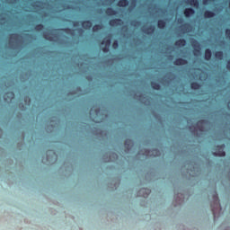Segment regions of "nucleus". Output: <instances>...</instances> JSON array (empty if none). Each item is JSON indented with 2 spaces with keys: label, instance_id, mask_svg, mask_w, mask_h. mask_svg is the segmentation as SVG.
Here are the masks:
<instances>
[{
  "label": "nucleus",
  "instance_id": "26",
  "mask_svg": "<svg viewBox=\"0 0 230 230\" xmlns=\"http://www.w3.org/2000/svg\"><path fill=\"white\" fill-rule=\"evenodd\" d=\"M19 38V34H11L10 35V39H13V40H17V39Z\"/></svg>",
  "mask_w": 230,
  "mask_h": 230
},
{
  "label": "nucleus",
  "instance_id": "14",
  "mask_svg": "<svg viewBox=\"0 0 230 230\" xmlns=\"http://www.w3.org/2000/svg\"><path fill=\"white\" fill-rule=\"evenodd\" d=\"M193 47L198 48L194 49V55H199V53H200V45L197 40H194Z\"/></svg>",
  "mask_w": 230,
  "mask_h": 230
},
{
  "label": "nucleus",
  "instance_id": "16",
  "mask_svg": "<svg viewBox=\"0 0 230 230\" xmlns=\"http://www.w3.org/2000/svg\"><path fill=\"white\" fill-rule=\"evenodd\" d=\"M215 57L217 60H224V52L221 50L216 51Z\"/></svg>",
  "mask_w": 230,
  "mask_h": 230
},
{
  "label": "nucleus",
  "instance_id": "21",
  "mask_svg": "<svg viewBox=\"0 0 230 230\" xmlns=\"http://www.w3.org/2000/svg\"><path fill=\"white\" fill-rule=\"evenodd\" d=\"M102 28H103V26L102 24H95L93 27V32L100 31V30H102Z\"/></svg>",
  "mask_w": 230,
  "mask_h": 230
},
{
  "label": "nucleus",
  "instance_id": "19",
  "mask_svg": "<svg viewBox=\"0 0 230 230\" xmlns=\"http://www.w3.org/2000/svg\"><path fill=\"white\" fill-rule=\"evenodd\" d=\"M155 27L150 25L149 27H147L144 31L145 33H146L147 35H150V33H153V31H155Z\"/></svg>",
  "mask_w": 230,
  "mask_h": 230
},
{
  "label": "nucleus",
  "instance_id": "11",
  "mask_svg": "<svg viewBox=\"0 0 230 230\" xmlns=\"http://www.w3.org/2000/svg\"><path fill=\"white\" fill-rule=\"evenodd\" d=\"M175 46H178L179 48H184V46H186V40L180 39V40H176Z\"/></svg>",
  "mask_w": 230,
  "mask_h": 230
},
{
  "label": "nucleus",
  "instance_id": "12",
  "mask_svg": "<svg viewBox=\"0 0 230 230\" xmlns=\"http://www.w3.org/2000/svg\"><path fill=\"white\" fill-rule=\"evenodd\" d=\"M118 6H119V8H126V6H128V0H119Z\"/></svg>",
  "mask_w": 230,
  "mask_h": 230
},
{
  "label": "nucleus",
  "instance_id": "35",
  "mask_svg": "<svg viewBox=\"0 0 230 230\" xmlns=\"http://www.w3.org/2000/svg\"><path fill=\"white\" fill-rule=\"evenodd\" d=\"M26 102H29V99H26V101H25Z\"/></svg>",
  "mask_w": 230,
  "mask_h": 230
},
{
  "label": "nucleus",
  "instance_id": "6",
  "mask_svg": "<svg viewBox=\"0 0 230 230\" xmlns=\"http://www.w3.org/2000/svg\"><path fill=\"white\" fill-rule=\"evenodd\" d=\"M174 66H186L188 65V60L182 58H178L173 61Z\"/></svg>",
  "mask_w": 230,
  "mask_h": 230
},
{
  "label": "nucleus",
  "instance_id": "4",
  "mask_svg": "<svg viewBox=\"0 0 230 230\" xmlns=\"http://www.w3.org/2000/svg\"><path fill=\"white\" fill-rule=\"evenodd\" d=\"M3 100H4L5 102H13V92H5V93H3Z\"/></svg>",
  "mask_w": 230,
  "mask_h": 230
},
{
  "label": "nucleus",
  "instance_id": "13",
  "mask_svg": "<svg viewBox=\"0 0 230 230\" xmlns=\"http://www.w3.org/2000/svg\"><path fill=\"white\" fill-rule=\"evenodd\" d=\"M157 27L160 30H164L166 28V22L164 20H158L157 22Z\"/></svg>",
  "mask_w": 230,
  "mask_h": 230
},
{
  "label": "nucleus",
  "instance_id": "8",
  "mask_svg": "<svg viewBox=\"0 0 230 230\" xmlns=\"http://www.w3.org/2000/svg\"><path fill=\"white\" fill-rule=\"evenodd\" d=\"M82 27L84 28V30H91V28H93V22L91 21H84L82 22Z\"/></svg>",
  "mask_w": 230,
  "mask_h": 230
},
{
  "label": "nucleus",
  "instance_id": "27",
  "mask_svg": "<svg viewBox=\"0 0 230 230\" xmlns=\"http://www.w3.org/2000/svg\"><path fill=\"white\" fill-rule=\"evenodd\" d=\"M72 24H73L74 28H76V27L80 26V22L75 21V22H72Z\"/></svg>",
  "mask_w": 230,
  "mask_h": 230
},
{
  "label": "nucleus",
  "instance_id": "15",
  "mask_svg": "<svg viewBox=\"0 0 230 230\" xmlns=\"http://www.w3.org/2000/svg\"><path fill=\"white\" fill-rule=\"evenodd\" d=\"M211 57H212L211 49H205V60H207V61L211 60Z\"/></svg>",
  "mask_w": 230,
  "mask_h": 230
},
{
  "label": "nucleus",
  "instance_id": "38",
  "mask_svg": "<svg viewBox=\"0 0 230 230\" xmlns=\"http://www.w3.org/2000/svg\"><path fill=\"white\" fill-rule=\"evenodd\" d=\"M79 31H82V29H79Z\"/></svg>",
  "mask_w": 230,
  "mask_h": 230
},
{
  "label": "nucleus",
  "instance_id": "30",
  "mask_svg": "<svg viewBox=\"0 0 230 230\" xmlns=\"http://www.w3.org/2000/svg\"><path fill=\"white\" fill-rule=\"evenodd\" d=\"M102 51L103 53H109V47L105 46L104 48H102Z\"/></svg>",
  "mask_w": 230,
  "mask_h": 230
},
{
  "label": "nucleus",
  "instance_id": "32",
  "mask_svg": "<svg viewBox=\"0 0 230 230\" xmlns=\"http://www.w3.org/2000/svg\"><path fill=\"white\" fill-rule=\"evenodd\" d=\"M202 3H203V4H208L209 0H203Z\"/></svg>",
  "mask_w": 230,
  "mask_h": 230
},
{
  "label": "nucleus",
  "instance_id": "20",
  "mask_svg": "<svg viewBox=\"0 0 230 230\" xmlns=\"http://www.w3.org/2000/svg\"><path fill=\"white\" fill-rule=\"evenodd\" d=\"M205 120L201 119L199 122H196V127H199V132L204 131V128L200 127V125H204Z\"/></svg>",
  "mask_w": 230,
  "mask_h": 230
},
{
  "label": "nucleus",
  "instance_id": "36",
  "mask_svg": "<svg viewBox=\"0 0 230 230\" xmlns=\"http://www.w3.org/2000/svg\"><path fill=\"white\" fill-rule=\"evenodd\" d=\"M27 37H30V34H26Z\"/></svg>",
  "mask_w": 230,
  "mask_h": 230
},
{
  "label": "nucleus",
  "instance_id": "31",
  "mask_svg": "<svg viewBox=\"0 0 230 230\" xmlns=\"http://www.w3.org/2000/svg\"><path fill=\"white\" fill-rule=\"evenodd\" d=\"M190 87H202V85L199 84H195V85L192 84L190 85Z\"/></svg>",
  "mask_w": 230,
  "mask_h": 230
},
{
  "label": "nucleus",
  "instance_id": "3",
  "mask_svg": "<svg viewBox=\"0 0 230 230\" xmlns=\"http://www.w3.org/2000/svg\"><path fill=\"white\" fill-rule=\"evenodd\" d=\"M216 210H220V206H218V195L213 193V213H215Z\"/></svg>",
  "mask_w": 230,
  "mask_h": 230
},
{
  "label": "nucleus",
  "instance_id": "10",
  "mask_svg": "<svg viewBox=\"0 0 230 230\" xmlns=\"http://www.w3.org/2000/svg\"><path fill=\"white\" fill-rule=\"evenodd\" d=\"M151 193V190L146 188L140 189V197L147 198L148 194Z\"/></svg>",
  "mask_w": 230,
  "mask_h": 230
},
{
  "label": "nucleus",
  "instance_id": "41",
  "mask_svg": "<svg viewBox=\"0 0 230 230\" xmlns=\"http://www.w3.org/2000/svg\"><path fill=\"white\" fill-rule=\"evenodd\" d=\"M111 155H115V154H111ZM115 156V155H114Z\"/></svg>",
  "mask_w": 230,
  "mask_h": 230
},
{
  "label": "nucleus",
  "instance_id": "18",
  "mask_svg": "<svg viewBox=\"0 0 230 230\" xmlns=\"http://www.w3.org/2000/svg\"><path fill=\"white\" fill-rule=\"evenodd\" d=\"M188 4H190V6H195V8H199V0H188Z\"/></svg>",
  "mask_w": 230,
  "mask_h": 230
},
{
  "label": "nucleus",
  "instance_id": "25",
  "mask_svg": "<svg viewBox=\"0 0 230 230\" xmlns=\"http://www.w3.org/2000/svg\"><path fill=\"white\" fill-rule=\"evenodd\" d=\"M112 48L113 49H118V48H119V43L118 42L117 40H115L112 43Z\"/></svg>",
  "mask_w": 230,
  "mask_h": 230
},
{
  "label": "nucleus",
  "instance_id": "40",
  "mask_svg": "<svg viewBox=\"0 0 230 230\" xmlns=\"http://www.w3.org/2000/svg\"><path fill=\"white\" fill-rule=\"evenodd\" d=\"M227 104H229V105H230V102H227Z\"/></svg>",
  "mask_w": 230,
  "mask_h": 230
},
{
  "label": "nucleus",
  "instance_id": "33",
  "mask_svg": "<svg viewBox=\"0 0 230 230\" xmlns=\"http://www.w3.org/2000/svg\"><path fill=\"white\" fill-rule=\"evenodd\" d=\"M155 87H161V85H159V84H155Z\"/></svg>",
  "mask_w": 230,
  "mask_h": 230
},
{
  "label": "nucleus",
  "instance_id": "1",
  "mask_svg": "<svg viewBox=\"0 0 230 230\" xmlns=\"http://www.w3.org/2000/svg\"><path fill=\"white\" fill-rule=\"evenodd\" d=\"M106 89H115V88H106ZM121 89H152L155 91H160V89H192V90H198V89H230V88H160V87H152V88H121Z\"/></svg>",
  "mask_w": 230,
  "mask_h": 230
},
{
  "label": "nucleus",
  "instance_id": "9",
  "mask_svg": "<svg viewBox=\"0 0 230 230\" xmlns=\"http://www.w3.org/2000/svg\"><path fill=\"white\" fill-rule=\"evenodd\" d=\"M205 19H213L215 17V13L213 11L207 10L203 13Z\"/></svg>",
  "mask_w": 230,
  "mask_h": 230
},
{
  "label": "nucleus",
  "instance_id": "39",
  "mask_svg": "<svg viewBox=\"0 0 230 230\" xmlns=\"http://www.w3.org/2000/svg\"><path fill=\"white\" fill-rule=\"evenodd\" d=\"M22 89H30V88H22Z\"/></svg>",
  "mask_w": 230,
  "mask_h": 230
},
{
  "label": "nucleus",
  "instance_id": "5",
  "mask_svg": "<svg viewBox=\"0 0 230 230\" xmlns=\"http://www.w3.org/2000/svg\"><path fill=\"white\" fill-rule=\"evenodd\" d=\"M109 24L110 26H121L123 24V21L119 18H115L110 20Z\"/></svg>",
  "mask_w": 230,
  "mask_h": 230
},
{
  "label": "nucleus",
  "instance_id": "23",
  "mask_svg": "<svg viewBox=\"0 0 230 230\" xmlns=\"http://www.w3.org/2000/svg\"><path fill=\"white\" fill-rule=\"evenodd\" d=\"M102 44H104L105 46H111V38H105L102 41Z\"/></svg>",
  "mask_w": 230,
  "mask_h": 230
},
{
  "label": "nucleus",
  "instance_id": "37",
  "mask_svg": "<svg viewBox=\"0 0 230 230\" xmlns=\"http://www.w3.org/2000/svg\"><path fill=\"white\" fill-rule=\"evenodd\" d=\"M0 89H10V88H0Z\"/></svg>",
  "mask_w": 230,
  "mask_h": 230
},
{
  "label": "nucleus",
  "instance_id": "7",
  "mask_svg": "<svg viewBox=\"0 0 230 230\" xmlns=\"http://www.w3.org/2000/svg\"><path fill=\"white\" fill-rule=\"evenodd\" d=\"M183 13H184L185 17L190 18V17H191V15H195V9H193L191 7L186 8L183 11Z\"/></svg>",
  "mask_w": 230,
  "mask_h": 230
},
{
  "label": "nucleus",
  "instance_id": "22",
  "mask_svg": "<svg viewBox=\"0 0 230 230\" xmlns=\"http://www.w3.org/2000/svg\"><path fill=\"white\" fill-rule=\"evenodd\" d=\"M34 30H36V31H42V30H44V25L42 23L37 24L34 27Z\"/></svg>",
  "mask_w": 230,
  "mask_h": 230
},
{
  "label": "nucleus",
  "instance_id": "28",
  "mask_svg": "<svg viewBox=\"0 0 230 230\" xmlns=\"http://www.w3.org/2000/svg\"><path fill=\"white\" fill-rule=\"evenodd\" d=\"M225 33H226V38L230 39V29H226Z\"/></svg>",
  "mask_w": 230,
  "mask_h": 230
},
{
  "label": "nucleus",
  "instance_id": "24",
  "mask_svg": "<svg viewBox=\"0 0 230 230\" xmlns=\"http://www.w3.org/2000/svg\"><path fill=\"white\" fill-rule=\"evenodd\" d=\"M58 30H61V31H65V33H71L72 30L69 28L66 29H56L53 31H58Z\"/></svg>",
  "mask_w": 230,
  "mask_h": 230
},
{
  "label": "nucleus",
  "instance_id": "2",
  "mask_svg": "<svg viewBox=\"0 0 230 230\" xmlns=\"http://www.w3.org/2000/svg\"><path fill=\"white\" fill-rule=\"evenodd\" d=\"M213 151H216L213 153V155L217 157H224V145L216 146V148L213 149Z\"/></svg>",
  "mask_w": 230,
  "mask_h": 230
},
{
  "label": "nucleus",
  "instance_id": "29",
  "mask_svg": "<svg viewBox=\"0 0 230 230\" xmlns=\"http://www.w3.org/2000/svg\"><path fill=\"white\" fill-rule=\"evenodd\" d=\"M44 38L47 40H53V37H49L48 36V34H44Z\"/></svg>",
  "mask_w": 230,
  "mask_h": 230
},
{
  "label": "nucleus",
  "instance_id": "17",
  "mask_svg": "<svg viewBox=\"0 0 230 230\" xmlns=\"http://www.w3.org/2000/svg\"><path fill=\"white\" fill-rule=\"evenodd\" d=\"M105 13L108 15H116L118 12H116V10H114L112 7H108L105 11Z\"/></svg>",
  "mask_w": 230,
  "mask_h": 230
},
{
  "label": "nucleus",
  "instance_id": "34",
  "mask_svg": "<svg viewBox=\"0 0 230 230\" xmlns=\"http://www.w3.org/2000/svg\"><path fill=\"white\" fill-rule=\"evenodd\" d=\"M84 89H100V88H84Z\"/></svg>",
  "mask_w": 230,
  "mask_h": 230
}]
</instances>
